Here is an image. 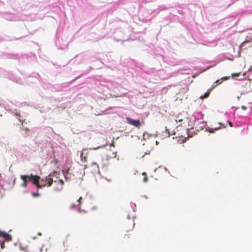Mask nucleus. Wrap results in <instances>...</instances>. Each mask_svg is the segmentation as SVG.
Wrapping results in <instances>:
<instances>
[{
	"instance_id": "nucleus-1",
	"label": "nucleus",
	"mask_w": 252,
	"mask_h": 252,
	"mask_svg": "<svg viewBox=\"0 0 252 252\" xmlns=\"http://www.w3.org/2000/svg\"><path fill=\"white\" fill-rule=\"evenodd\" d=\"M53 182L56 183L57 181L56 180H54V174H50L48 176L41 179L40 184L39 183V188H42L45 187H50L52 185Z\"/></svg>"
},
{
	"instance_id": "nucleus-2",
	"label": "nucleus",
	"mask_w": 252,
	"mask_h": 252,
	"mask_svg": "<svg viewBox=\"0 0 252 252\" xmlns=\"http://www.w3.org/2000/svg\"><path fill=\"white\" fill-rule=\"evenodd\" d=\"M40 177L38 175H34L31 174L29 175V180L31 181L33 184L35 185L37 188H39V181Z\"/></svg>"
},
{
	"instance_id": "nucleus-3",
	"label": "nucleus",
	"mask_w": 252,
	"mask_h": 252,
	"mask_svg": "<svg viewBox=\"0 0 252 252\" xmlns=\"http://www.w3.org/2000/svg\"><path fill=\"white\" fill-rule=\"evenodd\" d=\"M134 222L133 220H128V221L125 222L124 225V228L126 232H128L132 230L134 227Z\"/></svg>"
},
{
	"instance_id": "nucleus-4",
	"label": "nucleus",
	"mask_w": 252,
	"mask_h": 252,
	"mask_svg": "<svg viewBox=\"0 0 252 252\" xmlns=\"http://www.w3.org/2000/svg\"><path fill=\"white\" fill-rule=\"evenodd\" d=\"M126 119L128 124L136 127L139 128L141 126V122L139 120H133L129 117H126Z\"/></svg>"
},
{
	"instance_id": "nucleus-5",
	"label": "nucleus",
	"mask_w": 252,
	"mask_h": 252,
	"mask_svg": "<svg viewBox=\"0 0 252 252\" xmlns=\"http://www.w3.org/2000/svg\"><path fill=\"white\" fill-rule=\"evenodd\" d=\"M20 178L23 181L22 186L24 188H26L28 185V183L30 181V180H29V175H21Z\"/></svg>"
},
{
	"instance_id": "nucleus-6",
	"label": "nucleus",
	"mask_w": 252,
	"mask_h": 252,
	"mask_svg": "<svg viewBox=\"0 0 252 252\" xmlns=\"http://www.w3.org/2000/svg\"><path fill=\"white\" fill-rule=\"evenodd\" d=\"M88 153H84V151L80 152V158L82 161H86L87 159Z\"/></svg>"
},
{
	"instance_id": "nucleus-7",
	"label": "nucleus",
	"mask_w": 252,
	"mask_h": 252,
	"mask_svg": "<svg viewBox=\"0 0 252 252\" xmlns=\"http://www.w3.org/2000/svg\"><path fill=\"white\" fill-rule=\"evenodd\" d=\"M54 180H56L57 182L55 183H57L58 184H60L61 186V188L58 189V190H60L62 189L63 185H64V182L62 179H58L57 177L54 176Z\"/></svg>"
},
{
	"instance_id": "nucleus-8",
	"label": "nucleus",
	"mask_w": 252,
	"mask_h": 252,
	"mask_svg": "<svg viewBox=\"0 0 252 252\" xmlns=\"http://www.w3.org/2000/svg\"><path fill=\"white\" fill-rule=\"evenodd\" d=\"M2 238H4L5 240L7 241H10L12 240L11 236L9 234H7L5 232L3 234Z\"/></svg>"
},
{
	"instance_id": "nucleus-9",
	"label": "nucleus",
	"mask_w": 252,
	"mask_h": 252,
	"mask_svg": "<svg viewBox=\"0 0 252 252\" xmlns=\"http://www.w3.org/2000/svg\"><path fill=\"white\" fill-rule=\"evenodd\" d=\"M212 90H213V89H211V88L210 89L208 90L207 92H206V93L203 94V95L201 96L200 97L201 98H207V97H208L209 96V95L210 94L211 91Z\"/></svg>"
},
{
	"instance_id": "nucleus-10",
	"label": "nucleus",
	"mask_w": 252,
	"mask_h": 252,
	"mask_svg": "<svg viewBox=\"0 0 252 252\" xmlns=\"http://www.w3.org/2000/svg\"><path fill=\"white\" fill-rule=\"evenodd\" d=\"M20 249L24 252H29V247L28 246L21 245L20 246Z\"/></svg>"
},
{
	"instance_id": "nucleus-11",
	"label": "nucleus",
	"mask_w": 252,
	"mask_h": 252,
	"mask_svg": "<svg viewBox=\"0 0 252 252\" xmlns=\"http://www.w3.org/2000/svg\"><path fill=\"white\" fill-rule=\"evenodd\" d=\"M222 82V81H221L220 80H217V81H216L213 86H212V87L211 88V89H214L215 87H216L218 85L221 84Z\"/></svg>"
},
{
	"instance_id": "nucleus-12",
	"label": "nucleus",
	"mask_w": 252,
	"mask_h": 252,
	"mask_svg": "<svg viewBox=\"0 0 252 252\" xmlns=\"http://www.w3.org/2000/svg\"><path fill=\"white\" fill-rule=\"evenodd\" d=\"M108 156L109 157V158H115L116 157V152H113L112 153V154L110 155V154H108Z\"/></svg>"
},
{
	"instance_id": "nucleus-13",
	"label": "nucleus",
	"mask_w": 252,
	"mask_h": 252,
	"mask_svg": "<svg viewBox=\"0 0 252 252\" xmlns=\"http://www.w3.org/2000/svg\"><path fill=\"white\" fill-rule=\"evenodd\" d=\"M92 165L94 166L96 171H99V166L96 163L93 162Z\"/></svg>"
},
{
	"instance_id": "nucleus-14",
	"label": "nucleus",
	"mask_w": 252,
	"mask_h": 252,
	"mask_svg": "<svg viewBox=\"0 0 252 252\" xmlns=\"http://www.w3.org/2000/svg\"><path fill=\"white\" fill-rule=\"evenodd\" d=\"M142 175L144 176V179H143V181H144V182H147V181H148V178H147V177L146 176V173L143 172V173H142Z\"/></svg>"
},
{
	"instance_id": "nucleus-15",
	"label": "nucleus",
	"mask_w": 252,
	"mask_h": 252,
	"mask_svg": "<svg viewBox=\"0 0 252 252\" xmlns=\"http://www.w3.org/2000/svg\"><path fill=\"white\" fill-rule=\"evenodd\" d=\"M39 194L37 192H33L32 193V195L33 197H38L39 196Z\"/></svg>"
},
{
	"instance_id": "nucleus-16",
	"label": "nucleus",
	"mask_w": 252,
	"mask_h": 252,
	"mask_svg": "<svg viewBox=\"0 0 252 252\" xmlns=\"http://www.w3.org/2000/svg\"><path fill=\"white\" fill-rule=\"evenodd\" d=\"M240 74V73H233L232 74V77H237V76H239Z\"/></svg>"
},
{
	"instance_id": "nucleus-17",
	"label": "nucleus",
	"mask_w": 252,
	"mask_h": 252,
	"mask_svg": "<svg viewBox=\"0 0 252 252\" xmlns=\"http://www.w3.org/2000/svg\"><path fill=\"white\" fill-rule=\"evenodd\" d=\"M183 121V119H179L178 117H177L176 119V123H178V122H182V121Z\"/></svg>"
},
{
	"instance_id": "nucleus-18",
	"label": "nucleus",
	"mask_w": 252,
	"mask_h": 252,
	"mask_svg": "<svg viewBox=\"0 0 252 252\" xmlns=\"http://www.w3.org/2000/svg\"><path fill=\"white\" fill-rule=\"evenodd\" d=\"M5 232L0 231V237H3V234Z\"/></svg>"
},
{
	"instance_id": "nucleus-19",
	"label": "nucleus",
	"mask_w": 252,
	"mask_h": 252,
	"mask_svg": "<svg viewBox=\"0 0 252 252\" xmlns=\"http://www.w3.org/2000/svg\"><path fill=\"white\" fill-rule=\"evenodd\" d=\"M165 131L168 134V136L170 135V134H169V130L166 128V127H165Z\"/></svg>"
},
{
	"instance_id": "nucleus-20",
	"label": "nucleus",
	"mask_w": 252,
	"mask_h": 252,
	"mask_svg": "<svg viewBox=\"0 0 252 252\" xmlns=\"http://www.w3.org/2000/svg\"><path fill=\"white\" fill-rule=\"evenodd\" d=\"M129 235H130V234H125V238H126V239H128L130 238Z\"/></svg>"
},
{
	"instance_id": "nucleus-21",
	"label": "nucleus",
	"mask_w": 252,
	"mask_h": 252,
	"mask_svg": "<svg viewBox=\"0 0 252 252\" xmlns=\"http://www.w3.org/2000/svg\"><path fill=\"white\" fill-rule=\"evenodd\" d=\"M241 108L243 110H246L247 109V107H246L245 106H244V105H242L241 106Z\"/></svg>"
},
{
	"instance_id": "nucleus-22",
	"label": "nucleus",
	"mask_w": 252,
	"mask_h": 252,
	"mask_svg": "<svg viewBox=\"0 0 252 252\" xmlns=\"http://www.w3.org/2000/svg\"><path fill=\"white\" fill-rule=\"evenodd\" d=\"M1 249L4 248V242H3L1 243Z\"/></svg>"
},
{
	"instance_id": "nucleus-23",
	"label": "nucleus",
	"mask_w": 252,
	"mask_h": 252,
	"mask_svg": "<svg viewBox=\"0 0 252 252\" xmlns=\"http://www.w3.org/2000/svg\"><path fill=\"white\" fill-rule=\"evenodd\" d=\"M148 134L147 133H144L143 134V138L145 139L146 136H148Z\"/></svg>"
},
{
	"instance_id": "nucleus-24",
	"label": "nucleus",
	"mask_w": 252,
	"mask_h": 252,
	"mask_svg": "<svg viewBox=\"0 0 252 252\" xmlns=\"http://www.w3.org/2000/svg\"><path fill=\"white\" fill-rule=\"evenodd\" d=\"M186 135H187V133L186 134H185L184 135H181V136L182 137H183L184 138V139H186Z\"/></svg>"
},
{
	"instance_id": "nucleus-25",
	"label": "nucleus",
	"mask_w": 252,
	"mask_h": 252,
	"mask_svg": "<svg viewBox=\"0 0 252 252\" xmlns=\"http://www.w3.org/2000/svg\"><path fill=\"white\" fill-rule=\"evenodd\" d=\"M114 143H115L114 141H113L112 143L110 144V146L114 147L115 146Z\"/></svg>"
},
{
	"instance_id": "nucleus-26",
	"label": "nucleus",
	"mask_w": 252,
	"mask_h": 252,
	"mask_svg": "<svg viewBox=\"0 0 252 252\" xmlns=\"http://www.w3.org/2000/svg\"><path fill=\"white\" fill-rule=\"evenodd\" d=\"M230 126H232V123L228 121L227 122Z\"/></svg>"
},
{
	"instance_id": "nucleus-27",
	"label": "nucleus",
	"mask_w": 252,
	"mask_h": 252,
	"mask_svg": "<svg viewBox=\"0 0 252 252\" xmlns=\"http://www.w3.org/2000/svg\"><path fill=\"white\" fill-rule=\"evenodd\" d=\"M209 131H210V132H214V130H213V128H211V129H210V130H209Z\"/></svg>"
},
{
	"instance_id": "nucleus-28",
	"label": "nucleus",
	"mask_w": 252,
	"mask_h": 252,
	"mask_svg": "<svg viewBox=\"0 0 252 252\" xmlns=\"http://www.w3.org/2000/svg\"><path fill=\"white\" fill-rule=\"evenodd\" d=\"M248 42V41H244L242 43L241 46H243L245 43Z\"/></svg>"
},
{
	"instance_id": "nucleus-29",
	"label": "nucleus",
	"mask_w": 252,
	"mask_h": 252,
	"mask_svg": "<svg viewBox=\"0 0 252 252\" xmlns=\"http://www.w3.org/2000/svg\"><path fill=\"white\" fill-rule=\"evenodd\" d=\"M220 127H215V130H218V129H220Z\"/></svg>"
},
{
	"instance_id": "nucleus-30",
	"label": "nucleus",
	"mask_w": 252,
	"mask_h": 252,
	"mask_svg": "<svg viewBox=\"0 0 252 252\" xmlns=\"http://www.w3.org/2000/svg\"><path fill=\"white\" fill-rule=\"evenodd\" d=\"M23 130H24L25 131H28V130H29V129L28 128H23Z\"/></svg>"
},
{
	"instance_id": "nucleus-31",
	"label": "nucleus",
	"mask_w": 252,
	"mask_h": 252,
	"mask_svg": "<svg viewBox=\"0 0 252 252\" xmlns=\"http://www.w3.org/2000/svg\"><path fill=\"white\" fill-rule=\"evenodd\" d=\"M81 199H82V197H80L79 198V199L78 200V201L80 202V200H81Z\"/></svg>"
},
{
	"instance_id": "nucleus-32",
	"label": "nucleus",
	"mask_w": 252,
	"mask_h": 252,
	"mask_svg": "<svg viewBox=\"0 0 252 252\" xmlns=\"http://www.w3.org/2000/svg\"><path fill=\"white\" fill-rule=\"evenodd\" d=\"M38 235H39L40 236H41L42 235L41 233H40V232L38 233Z\"/></svg>"
},
{
	"instance_id": "nucleus-33",
	"label": "nucleus",
	"mask_w": 252,
	"mask_h": 252,
	"mask_svg": "<svg viewBox=\"0 0 252 252\" xmlns=\"http://www.w3.org/2000/svg\"><path fill=\"white\" fill-rule=\"evenodd\" d=\"M94 208V209H96V207H94V208Z\"/></svg>"
},
{
	"instance_id": "nucleus-34",
	"label": "nucleus",
	"mask_w": 252,
	"mask_h": 252,
	"mask_svg": "<svg viewBox=\"0 0 252 252\" xmlns=\"http://www.w3.org/2000/svg\"><path fill=\"white\" fill-rule=\"evenodd\" d=\"M185 132L187 133V129H185Z\"/></svg>"
}]
</instances>
